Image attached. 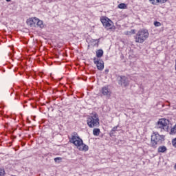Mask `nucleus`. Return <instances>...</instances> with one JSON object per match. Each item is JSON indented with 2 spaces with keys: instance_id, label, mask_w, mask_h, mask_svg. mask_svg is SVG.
Returning a JSON list of instances; mask_svg holds the SVG:
<instances>
[{
  "instance_id": "obj_1",
  "label": "nucleus",
  "mask_w": 176,
  "mask_h": 176,
  "mask_svg": "<svg viewBox=\"0 0 176 176\" xmlns=\"http://www.w3.org/2000/svg\"><path fill=\"white\" fill-rule=\"evenodd\" d=\"M69 142H71V144H74L78 151H81L82 152H87V151H89V146L83 143V140L80 138V137H79L78 133H72L71 138H69Z\"/></svg>"
},
{
  "instance_id": "obj_2",
  "label": "nucleus",
  "mask_w": 176,
  "mask_h": 176,
  "mask_svg": "<svg viewBox=\"0 0 176 176\" xmlns=\"http://www.w3.org/2000/svg\"><path fill=\"white\" fill-rule=\"evenodd\" d=\"M165 137L166 136L163 135L159 134L157 132H154L151 135L150 146H151V148H157V145L163 144Z\"/></svg>"
},
{
  "instance_id": "obj_3",
  "label": "nucleus",
  "mask_w": 176,
  "mask_h": 176,
  "mask_svg": "<svg viewBox=\"0 0 176 176\" xmlns=\"http://www.w3.org/2000/svg\"><path fill=\"white\" fill-rule=\"evenodd\" d=\"M149 37V32L148 30L142 29L139 30L135 36V42L136 43H144Z\"/></svg>"
},
{
  "instance_id": "obj_4",
  "label": "nucleus",
  "mask_w": 176,
  "mask_h": 176,
  "mask_svg": "<svg viewBox=\"0 0 176 176\" xmlns=\"http://www.w3.org/2000/svg\"><path fill=\"white\" fill-rule=\"evenodd\" d=\"M87 124H88L90 129L98 127V126H100V119L98 118V115L95 113L89 116L87 120Z\"/></svg>"
},
{
  "instance_id": "obj_5",
  "label": "nucleus",
  "mask_w": 176,
  "mask_h": 176,
  "mask_svg": "<svg viewBox=\"0 0 176 176\" xmlns=\"http://www.w3.org/2000/svg\"><path fill=\"white\" fill-rule=\"evenodd\" d=\"M170 121L166 118H161L158 120L156 128L160 129L161 131L168 133Z\"/></svg>"
},
{
  "instance_id": "obj_6",
  "label": "nucleus",
  "mask_w": 176,
  "mask_h": 176,
  "mask_svg": "<svg viewBox=\"0 0 176 176\" xmlns=\"http://www.w3.org/2000/svg\"><path fill=\"white\" fill-rule=\"evenodd\" d=\"M100 21L106 30H112V28H113V22L108 19V17L102 16Z\"/></svg>"
},
{
  "instance_id": "obj_7",
  "label": "nucleus",
  "mask_w": 176,
  "mask_h": 176,
  "mask_svg": "<svg viewBox=\"0 0 176 176\" xmlns=\"http://www.w3.org/2000/svg\"><path fill=\"white\" fill-rule=\"evenodd\" d=\"M100 93L102 96H104V97H107V98H109L112 94V91L108 86L102 87L100 89Z\"/></svg>"
},
{
  "instance_id": "obj_8",
  "label": "nucleus",
  "mask_w": 176,
  "mask_h": 176,
  "mask_svg": "<svg viewBox=\"0 0 176 176\" xmlns=\"http://www.w3.org/2000/svg\"><path fill=\"white\" fill-rule=\"evenodd\" d=\"M94 63L96 64L98 71H102L104 69V60L98 59V58H94Z\"/></svg>"
},
{
  "instance_id": "obj_9",
  "label": "nucleus",
  "mask_w": 176,
  "mask_h": 176,
  "mask_svg": "<svg viewBox=\"0 0 176 176\" xmlns=\"http://www.w3.org/2000/svg\"><path fill=\"white\" fill-rule=\"evenodd\" d=\"M120 83L121 86H124V87H126V86H129V85H130V80H129V78L124 76H121Z\"/></svg>"
},
{
  "instance_id": "obj_10",
  "label": "nucleus",
  "mask_w": 176,
  "mask_h": 176,
  "mask_svg": "<svg viewBox=\"0 0 176 176\" xmlns=\"http://www.w3.org/2000/svg\"><path fill=\"white\" fill-rule=\"evenodd\" d=\"M36 21H38V18L34 17V18H29L26 23L28 25H30V27H35L36 25Z\"/></svg>"
},
{
  "instance_id": "obj_11",
  "label": "nucleus",
  "mask_w": 176,
  "mask_h": 176,
  "mask_svg": "<svg viewBox=\"0 0 176 176\" xmlns=\"http://www.w3.org/2000/svg\"><path fill=\"white\" fill-rule=\"evenodd\" d=\"M36 25H38L40 28H45V25L43 24V21L37 19V21L36 23Z\"/></svg>"
},
{
  "instance_id": "obj_12",
  "label": "nucleus",
  "mask_w": 176,
  "mask_h": 176,
  "mask_svg": "<svg viewBox=\"0 0 176 176\" xmlns=\"http://www.w3.org/2000/svg\"><path fill=\"white\" fill-rule=\"evenodd\" d=\"M102 56H104V51L102 50H98L96 52V57H98V58H101Z\"/></svg>"
},
{
  "instance_id": "obj_13",
  "label": "nucleus",
  "mask_w": 176,
  "mask_h": 176,
  "mask_svg": "<svg viewBox=\"0 0 176 176\" xmlns=\"http://www.w3.org/2000/svg\"><path fill=\"white\" fill-rule=\"evenodd\" d=\"M167 151V147L165 146H161L158 148L159 153H164Z\"/></svg>"
},
{
  "instance_id": "obj_14",
  "label": "nucleus",
  "mask_w": 176,
  "mask_h": 176,
  "mask_svg": "<svg viewBox=\"0 0 176 176\" xmlns=\"http://www.w3.org/2000/svg\"><path fill=\"white\" fill-rule=\"evenodd\" d=\"M100 129L98 128L94 129L93 130L94 135L98 137V135H100Z\"/></svg>"
},
{
  "instance_id": "obj_15",
  "label": "nucleus",
  "mask_w": 176,
  "mask_h": 176,
  "mask_svg": "<svg viewBox=\"0 0 176 176\" xmlns=\"http://www.w3.org/2000/svg\"><path fill=\"white\" fill-rule=\"evenodd\" d=\"M170 134L171 135H174V134H176V124L173 128H171Z\"/></svg>"
},
{
  "instance_id": "obj_16",
  "label": "nucleus",
  "mask_w": 176,
  "mask_h": 176,
  "mask_svg": "<svg viewBox=\"0 0 176 176\" xmlns=\"http://www.w3.org/2000/svg\"><path fill=\"white\" fill-rule=\"evenodd\" d=\"M118 9H126L127 6L126 3H122L118 6Z\"/></svg>"
},
{
  "instance_id": "obj_17",
  "label": "nucleus",
  "mask_w": 176,
  "mask_h": 176,
  "mask_svg": "<svg viewBox=\"0 0 176 176\" xmlns=\"http://www.w3.org/2000/svg\"><path fill=\"white\" fill-rule=\"evenodd\" d=\"M62 160H63V158H61L60 157H57L54 158L55 163H61Z\"/></svg>"
},
{
  "instance_id": "obj_18",
  "label": "nucleus",
  "mask_w": 176,
  "mask_h": 176,
  "mask_svg": "<svg viewBox=\"0 0 176 176\" xmlns=\"http://www.w3.org/2000/svg\"><path fill=\"white\" fill-rule=\"evenodd\" d=\"M150 2L153 4V5H156V3H159V0H149Z\"/></svg>"
},
{
  "instance_id": "obj_19",
  "label": "nucleus",
  "mask_w": 176,
  "mask_h": 176,
  "mask_svg": "<svg viewBox=\"0 0 176 176\" xmlns=\"http://www.w3.org/2000/svg\"><path fill=\"white\" fill-rule=\"evenodd\" d=\"M155 27H160L162 25V23L159 21L154 22Z\"/></svg>"
},
{
  "instance_id": "obj_20",
  "label": "nucleus",
  "mask_w": 176,
  "mask_h": 176,
  "mask_svg": "<svg viewBox=\"0 0 176 176\" xmlns=\"http://www.w3.org/2000/svg\"><path fill=\"white\" fill-rule=\"evenodd\" d=\"M3 175H5V170L0 169V176H3Z\"/></svg>"
},
{
  "instance_id": "obj_21",
  "label": "nucleus",
  "mask_w": 176,
  "mask_h": 176,
  "mask_svg": "<svg viewBox=\"0 0 176 176\" xmlns=\"http://www.w3.org/2000/svg\"><path fill=\"white\" fill-rule=\"evenodd\" d=\"M119 127V126H114L112 130H111V133H113V131H116L118 130V128Z\"/></svg>"
},
{
  "instance_id": "obj_22",
  "label": "nucleus",
  "mask_w": 176,
  "mask_h": 176,
  "mask_svg": "<svg viewBox=\"0 0 176 176\" xmlns=\"http://www.w3.org/2000/svg\"><path fill=\"white\" fill-rule=\"evenodd\" d=\"M172 144L173 145V146H175L176 148V138L174 139L173 141H172Z\"/></svg>"
},
{
  "instance_id": "obj_23",
  "label": "nucleus",
  "mask_w": 176,
  "mask_h": 176,
  "mask_svg": "<svg viewBox=\"0 0 176 176\" xmlns=\"http://www.w3.org/2000/svg\"><path fill=\"white\" fill-rule=\"evenodd\" d=\"M168 0H159V3H166Z\"/></svg>"
},
{
  "instance_id": "obj_24",
  "label": "nucleus",
  "mask_w": 176,
  "mask_h": 176,
  "mask_svg": "<svg viewBox=\"0 0 176 176\" xmlns=\"http://www.w3.org/2000/svg\"><path fill=\"white\" fill-rule=\"evenodd\" d=\"M105 72H107V73L109 72V69H106Z\"/></svg>"
},
{
  "instance_id": "obj_25",
  "label": "nucleus",
  "mask_w": 176,
  "mask_h": 176,
  "mask_svg": "<svg viewBox=\"0 0 176 176\" xmlns=\"http://www.w3.org/2000/svg\"><path fill=\"white\" fill-rule=\"evenodd\" d=\"M7 2H10V0H6Z\"/></svg>"
},
{
  "instance_id": "obj_26",
  "label": "nucleus",
  "mask_w": 176,
  "mask_h": 176,
  "mask_svg": "<svg viewBox=\"0 0 176 176\" xmlns=\"http://www.w3.org/2000/svg\"><path fill=\"white\" fill-rule=\"evenodd\" d=\"M133 34H135V32H134V30H133Z\"/></svg>"
}]
</instances>
